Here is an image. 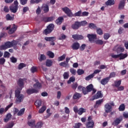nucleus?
<instances>
[{"mask_svg": "<svg viewBox=\"0 0 128 128\" xmlns=\"http://www.w3.org/2000/svg\"><path fill=\"white\" fill-rule=\"evenodd\" d=\"M16 44H18V42L16 40L11 42L7 41L4 43V44L0 46V50H8V48H12L14 46H16Z\"/></svg>", "mask_w": 128, "mask_h": 128, "instance_id": "1", "label": "nucleus"}, {"mask_svg": "<svg viewBox=\"0 0 128 128\" xmlns=\"http://www.w3.org/2000/svg\"><path fill=\"white\" fill-rule=\"evenodd\" d=\"M93 88L94 85H92V84H90L86 87V88L82 86H78V88L79 90L82 92L84 96H86V94H88V92H90L92 90Z\"/></svg>", "mask_w": 128, "mask_h": 128, "instance_id": "2", "label": "nucleus"}, {"mask_svg": "<svg viewBox=\"0 0 128 128\" xmlns=\"http://www.w3.org/2000/svg\"><path fill=\"white\" fill-rule=\"evenodd\" d=\"M87 24L88 22H86V20L82 22L76 21L74 24H72L71 28L72 30H78L82 26H84L86 24Z\"/></svg>", "mask_w": 128, "mask_h": 128, "instance_id": "3", "label": "nucleus"}, {"mask_svg": "<svg viewBox=\"0 0 128 128\" xmlns=\"http://www.w3.org/2000/svg\"><path fill=\"white\" fill-rule=\"evenodd\" d=\"M15 96L16 98V104H20L24 100V96L20 94V90H15Z\"/></svg>", "mask_w": 128, "mask_h": 128, "instance_id": "4", "label": "nucleus"}, {"mask_svg": "<svg viewBox=\"0 0 128 128\" xmlns=\"http://www.w3.org/2000/svg\"><path fill=\"white\" fill-rule=\"evenodd\" d=\"M9 30L8 34H14V32L16 30H18V26L14 24L12 27L11 26H10L8 27H5L2 28V30Z\"/></svg>", "mask_w": 128, "mask_h": 128, "instance_id": "5", "label": "nucleus"}, {"mask_svg": "<svg viewBox=\"0 0 128 128\" xmlns=\"http://www.w3.org/2000/svg\"><path fill=\"white\" fill-rule=\"evenodd\" d=\"M14 4V5H12L10 6V10L11 12L16 14V12H18V0H15Z\"/></svg>", "mask_w": 128, "mask_h": 128, "instance_id": "6", "label": "nucleus"}, {"mask_svg": "<svg viewBox=\"0 0 128 128\" xmlns=\"http://www.w3.org/2000/svg\"><path fill=\"white\" fill-rule=\"evenodd\" d=\"M111 56L112 58H120V60H124V58H128V54L120 53L118 54H112Z\"/></svg>", "mask_w": 128, "mask_h": 128, "instance_id": "7", "label": "nucleus"}, {"mask_svg": "<svg viewBox=\"0 0 128 128\" xmlns=\"http://www.w3.org/2000/svg\"><path fill=\"white\" fill-rule=\"evenodd\" d=\"M74 111L75 112V114H78L79 116H82L83 112H86V110L82 108H80L78 110V106H75L74 107Z\"/></svg>", "mask_w": 128, "mask_h": 128, "instance_id": "8", "label": "nucleus"}, {"mask_svg": "<svg viewBox=\"0 0 128 128\" xmlns=\"http://www.w3.org/2000/svg\"><path fill=\"white\" fill-rule=\"evenodd\" d=\"M113 50L116 52L117 54H120V52H124V48L121 46H116L114 48Z\"/></svg>", "mask_w": 128, "mask_h": 128, "instance_id": "9", "label": "nucleus"}, {"mask_svg": "<svg viewBox=\"0 0 128 128\" xmlns=\"http://www.w3.org/2000/svg\"><path fill=\"white\" fill-rule=\"evenodd\" d=\"M46 42H50V46H54L56 44V43H54V40H56V37L52 36V37H48L46 36L44 38Z\"/></svg>", "mask_w": 128, "mask_h": 128, "instance_id": "10", "label": "nucleus"}, {"mask_svg": "<svg viewBox=\"0 0 128 128\" xmlns=\"http://www.w3.org/2000/svg\"><path fill=\"white\" fill-rule=\"evenodd\" d=\"M87 38H88V40L90 42H94V40L96 38V34H88Z\"/></svg>", "mask_w": 128, "mask_h": 128, "instance_id": "11", "label": "nucleus"}, {"mask_svg": "<svg viewBox=\"0 0 128 128\" xmlns=\"http://www.w3.org/2000/svg\"><path fill=\"white\" fill-rule=\"evenodd\" d=\"M62 10L64 12L65 14H66L67 16L69 17H70L72 16V11L68 7L62 8Z\"/></svg>", "mask_w": 128, "mask_h": 128, "instance_id": "12", "label": "nucleus"}, {"mask_svg": "<svg viewBox=\"0 0 128 128\" xmlns=\"http://www.w3.org/2000/svg\"><path fill=\"white\" fill-rule=\"evenodd\" d=\"M104 110L108 114V112H110L112 110V107L110 104H109L108 103H107L104 106Z\"/></svg>", "mask_w": 128, "mask_h": 128, "instance_id": "13", "label": "nucleus"}, {"mask_svg": "<svg viewBox=\"0 0 128 128\" xmlns=\"http://www.w3.org/2000/svg\"><path fill=\"white\" fill-rule=\"evenodd\" d=\"M41 8L43 10L44 14H48V12H50V7L48 6V5L46 4H43L42 6H41Z\"/></svg>", "mask_w": 128, "mask_h": 128, "instance_id": "14", "label": "nucleus"}, {"mask_svg": "<svg viewBox=\"0 0 128 128\" xmlns=\"http://www.w3.org/2000/svg\"><path fill=\"white\" fill-rule=\"evenodd\" d=\"M72 38L76 40H84V37L82 35L76 34L72 35Z\"/></svg>", "mask_w": 128, "mask_h": 128, "instance_id": "15", "label": "nucleus"}, {"mask_svg": "<svg viewBox=\"0 0 128 128\" xmlns=\"http://www.w3.org/2000/svg\"><path fill=\"white\" fill-rule=\"evenodd\" d=\"M122 118H117L116 120H115L112 123V126H116L120 124L122 122Z\"/></svg>", "mask_w": 128, "mask_h": 128, "instance_id": "16", "label": "nucleus"}, {"mask_svg": "<svg viewBox=\"0 0 128 128\" xmlns=\"http://www.w3.org/2000/svg\"><path fill=\"white\" fill-rule=\"evenodd\" d=\"M86 128H94V120H91V122H88L86 124Z\"/></svg>", "mask_w": 128, "mask_h": 128, "instance_id": "17", "label": "nucleus"}, {"mask_svg": "<svg viewBox=\"0 0 128 128\" xmlns=\"http://www.w3.org/2000/svg\"><path fill=\"white\" fill-rule=\"evenodd\" d=\"M26 80V78H19L18 82V84L20 88H24V80Z\"/></svg>", "mask_w": 128, "mask_h": 128, "instance_id": "18", "label": "nucleus"}, {"mask_svg": "<svg viewBox=\"0 0 128 128\" xmlns=\"http://www.w3.org/2000/svg\"><path fill=\"white\" fill-rule=\"evenodd\" d=\"M72 48L76 50H78L80 48V43L78 42H74L72 46Z\"/></svg>", "mask_w": 128, "mask_h": 128, "instance_id": "19", "label": "nucleus"}, {"mask_svg": "<svg viewBox=\"0 0 128 128\" xmlns=\"http://www.w3.org/2000/svg\"><path fill=\"white\" fill-rule=\"evenodd\" d=\"M110 78L108 77L104 78L102 79L100 81L101 84H102V86H106L110 82Z\"/></svg>", "mask_w": 128, "mask_h": 128, "instance_id": "20", "label": "nucleus"}, {"mask_svg": "<svg viewBox=\"0 0 128 128\" xmlns=\"http://www.w3.org/2000/svg\"><path fill=\"white\" fill-rule=\"evenodd\" d=\"M81 97L82 94L78 92H76L73 95L72 98L73 100H80V98Z\"/></svg>", "mask_w": 128, "mask_h": 128, "instance_id": "21", "label": "nucleus"}, {"mask_svg": "<svg viewBox=\"0 0 128 128\" xmlns=\"http://www.w3.org/2000/svg\"><path fill=\"white\" fill-rule=\"evenodd\" d=\"M33 86L34 88L37 90H40L42 88V84H40V82H36L35 84L33 85Z\"/></svg>", "mask_w": 128, "mask_h": 128, "instance_id": "22", "label": "nucleus"}, {"mask_svg": "<svg viewBox=\"0 0 128 128\" xmlns=\"http://www.w3.org/2000/svg\"><path fill=\"white\" fill-rule=\"evenodd\" d=\"M126 4V2L124 1H120V2L118 4V10H122L124 8V6Z\"/></svg>", "mask_w": 128, "mask_h": 128, "instance_id": "23", "label": "nucleus"}, {"mask_svg": "<svg viewBox=\"0 0 128 128\" xmlns=\"http://www.w3.org/2000/svg\"><path fill=\"white\" fill-rule=\"evenodd\" d=\"M62 20H64L63 17H59L56 20V24L58 26H60L62 23Z\"/></svg>", "mask_w": 128, "mask_h": 128, "instance_id": "24", "label": "nucleus"}, {"mask_svg": "<svg viewBox=\"0 0 128 128\" xmlns=\"http://www.w3.org/2000/svg\"><path fill=\"white\" fill-rule=\"evenodd\" d=\"M28 126H31L32 128H34V126H36V120H32L30 122L28 121Z\"/></svg>", "mask_w": 128, "mask_h": 128, "instance_id": "25", "label": "nucleus"}, {"mask_svg": "<svg viewBox=\"0 0 128 128\" xmlns=\"http://www.w3.org/2000/svg\"><path fill=\"white\" fill-rule=\"evenodd\" d=\"M34 104L37 108H40V106H42V100H38L35 102Z\"/></svg>", "mask_w": 128, "mask_h": 128, "instance_id": "26", "label": "nucleus"}, {"mask_svg": "<svg viewBox=\"0 0 128 128\" xmlns=\"http://www.w3.org/2000/svg\"><path fill=\"white\" fill-rule=\"evenodd\" d=\"M12 118V114L10 113H8L6 114V118L4 119V122H8L10 120V118Z\"/></svg>", "mask_w": 128, "mask_h": 128, "instance_id": "27", "label": "nucleus"}, {"mask_svg": "<svg viewBox=\"0 0 128 128\" xmlns=\"http://www.w3.org/2000/svg\"><path fill=\"white\" fill-rule=\"evenodd\" d=\"M102 98V92L98 91L96 95L94 96V100H98V98Z\"/></svg>", "mask_w": 128, "mask_h": 128, "instance_id": "28", "label": "nucleus"}, {"mask_svg": "<svg viewBox=\"0 0 128 128\" xmlns=\"http://www.w3.org/2000/svg\"><path fill=\"white\" fill-rule=\"evenodd\" d=\"M39 62H42V60H46V55L44 54H41L40 56L38 58Z\"/></svg>", "mask_w": 128, "mask_h": 128, "instance_id": "29", "label": "nucleus"}, {"mask_svg": "<svg viewBox=\"0 0 128 128\" xmlns=\"http://www.w3.org/2000/svg\"><path fill=\"white\" fill-rule=\"evenodd\" d=\"M102 102H104V100L102 99L96 101V104L94 105L95 108H98V106H100V104Z\"/></svg>", "mask_w": 128, "mask_h": 128, "instance_id": "30", "label": "nucleus"}, {"mask_svg": "<svg viewBox=\"0 0 128 128\" xmlns=\"http://www.w3.org/2000/svg\"><path fill=\"white\" fill-rule=\"evenodd\" d=\"M46 54L50 58H54V54L52 51L47 52Z\"/></svg>", "mask_w": 128, "mask_h": 128, "instance_id": "31", "label": "nucleus"}, {"mask_svg": "<svg viewBox=\"0 0 128 128\" xmlns=\"http://www.w3.org/2000/svg\"><path fill=\"white\" fill-rule=\"evenodd\" d=\"M114 0H108L106 2V6H114Z\"/></svg>", "mask_w": 128, "mask_h": 128, "instance_id": "32", "label": "nucleus"}, {"mask_svg": "<svg viewBox=\"0 0 128 128\" xmlns=\"http://www.w3.org/2000/svg\"><path fill=\"white\" fill-rule=\"evenodd\" d=\"M14 126V122H12L8 123L4 128H12Z\"/></svg>", "mask_w": 128, "mask_h": 128, "instance_id": "33", "label": "nucleus"}, {"mask_svg": "<svg viewBox=\"0 0 128 128\" xmlns=\"http://www.w3.org/2000/svg\"><path fill=\"white\" fill-rule=\"evenodd\" d=\"M46 110V106H43L38 110L39 114H44Z\"/></svg>", "mask_w": 128, "mask_h": 128, "instance_id": "34", "label": "nucleus"}, {"mask_svg": "<svg viewBox=\"0 0 128 128\" xmlns=\"http://www.w3.org/2000/svg\"><path fill=\"white\" fill-rule=\"evenodd\" d=\"M114 84L115 88H118V86H120V84H122V80L114 81Z\"/></svg>", "mask_w": 128, "mask_h": 128, "instance_id": "35", "label": "nucleus"}, {"mask_svg": "<svg viewBox=\"0 0 128 128\" xmlns=\"http://www.w3.org/2000/svg\"><path fill=\"white\" fill-rule=\"evenodd\" d=\"M47 28L50 30L51 32H52L54 30V24H50L48 26Z\"/></svg>", "mask_w": 128, "mask_h": 128, "instance_id": "36", "label": "nucleus"}, {"mask_svg": "<svg viewBox=\"0 0 128 128\" xmlns=\"http://www.w3.org/2000/svg\"><path fill=\"white\" fill-rule=\"evenodd\" d=\"M88 27L90 28H91V29L93 28V30H96V28H98V27L96 26V24L94 23L89 24Z\"/></svg>", "mask_w": 128, "mask_h": 128, "instance_id": "37", "label": "nucleus"}, {"mask_svg": "<svg viewBox=\"0 0 128 128\" xmlns=\"http://www.w3.org/2000/svg\"><path fill=\"white\" fill-rule=\"evenodd\" d=\"M52 32V31L46 28L43 31V34H45V36H48V34H50Z\"/></svg>", "mask_w": 128, "mask_h": 128, "instance_id": "38", "label": "nucleus"}, {"mask_svg": "<svg viewBox=\"0 0 128 128\" xmlns=\"http://www.w3.org/2000/svg\"><path fill=\"white\" fill-rule=\"evenodd\" d=\"M52 66V61L50 60H47L46 61V66Z\"/></svg>", "mask_w": 128, "mask_h": 128, "instance_id": "39", "label": "nucleus"}, {"mask_svg": "<svg viewBox=\"0 0 128 128\" xmlns=\"http://www.w3.org/2000/svg\"><path fill=\"white\" fill-rule=\"evenodd\" d=\"M96 30L98 34H99V36H102V34H104V32H102V28H97Z\"/></svg>", "mask_w": 128, "mask_h": 128, "instance_id": "40", "label": "nucleus"}, {"mask_svg": "<svg viewBox=\"0 0 128 128\" xmlns=\"http://www.w3.org/2000/svg\"><path fill=\"white\" fill-rule=\"evenodd\" d=\"M63 76L64 80H68L70 76V72H64V74H63Z\"/></svg>", "mask_w": 128, "mask_h": 128, "instance_id": "41", "label": "nucleus"}, {"mask_svg": "<svg viewBox=\"0 0 128 128\" xmlns=\"http://www.w3.org/2000/svg\"><path fill=\"white\" fill-rule=\"evenodd\" d=\"M60 66H63V68H66L68 66V63L66 62V61L62 62L60 64Z\"/></svg>", "mask_w": 128, "mask_h": 128, "instance_id": "42", "label": "nucleus"}, {"mask_svg": "<svg viewBox=\"0 0 128 128\" xmlns=\"http://www.w3.org/2000/svg\"><path fill=\"white\" fill-rule=\"evenodd\" d=\"M74 80H76V78L74 76H72L70 78L69 80L68 81L67 84H72V82H74Z\"/></svg>", "mask_w": 128, "mask_h": 128, "instance_id": "43", "label": "nucleus"}, {"mask_svg": "<svg viewBox=\"0 0 128 128\" xmlns=\"http://www.w3.org/2000/svg\"><path fill=\"white\" fill-rule=\"evenodd\" d=\"M26 64H24V63H20L18 66V69L22 70V68H26Z\"/></svg>", "mask_w": 128, "mask_h": 128, "instance_id": "44", "label": "nucleus"}, {"mask_svg": "<svg viewBox=\"0 0 128 128\" xmlns=\"http://www.w3.org/2000/svg\"><path fill=\"white\" fill-rule=\"evenodd\" d=\"M42 122H38L36 123V124H35V128H41L42 126Z\"/></svg>", "mask_w": 128, "mask_h": 128, "instance_id": "45", "label": "nucleus"}, {"mask_svg": "<svg viewBox=\"0 0 128 128\" xmlns=\"http://www.w3.org/2000/svg\"><path fill=\"white\" fill-rule=\"evenodd\" d=\"M10 54L7 51H5L4 52V58H10Z\"/></svg>", "mask_w": 128, "mask_h": 128, "instance_id": "46", "label": "nucleus"}, {"mask_svg": "<svg viewBox=\"0 0 128 128\" xmlns=\"http://www.w3.org/2000/svg\"><path fill=\"white\" fill-rule=\"evenodd\" d=\"M126 108V106H124V104H122L119 106L118 110L120 112H124Z\"/></svg>", "mask_w": 128, "mask_h": 128, "instance_id": "47", "label": "nucleus"}, {"mask_svg": "<svg viewBox=\"0 0 128 128\" xmlns=\"http://www.w3.org/2000/svg\"><path fill=\"white\" fill-rule=\"evenodd\" d=\"M103 38L104 40H106L108 38H110V34L108 33H105L103 36Z\"/></svg>", "mask_w": 128, "mask_h": 128, "instance_id": "48", "label": "nucleus"}, {"mask_svg": "<svg viewBox=\"0 0 128 128\" xmlns=\"http://www.w3.org/2000/svg\"><path fill=\"white\" fill-rule=\"evenodd\" d=\"M24 110H26V109L24 108H22L18 112V116H22V114H24Z\"/></svg>", "mask_w": 128, "mask_h": 128, "instance_id": "49", "label": "nucleus"}, {"mask_svg": "<svg viewBox=\"0 0 128 128\" xmlns=\"http://www.w3.org/2000/svg\"><path fill=\"white\" fill-rule=\"evenodd\" d=\"M96 44H100V46H102L104 44V41L102 40H98L95 42Z\"/></svg>", "mask_w": 128, "mask_h": 128, "instance_id": "50", "label": "nucleus"}, {"mask_svg": "<svg viewBox=\"0 0 128 128\" xmlns=\"http://www.w3.org/2000/svg\"><path fill=\"white\" fill-rule=\"evenodd\" d=\"M10 60L11 62H12L13 64H16V62H18V59L14 56H12L10 58Z\"/></svg>", "mask_w": 128, "mask_h": 128, "instance_id": "51", "label": "nucleus"}, {"mask_svg": "<svg viewBox=\"0 0 128 128\" xmlns=\"http://www.w3.org/2000/svg\"><path fill=\"white\" fill-rule=\"evenodd\" d=\"M66 36L64 34H61L60 36H59L58 38V40H66Z\"/></svg>", "mask_w": 128, "mask_h": 128, "instance_id": "52", "label": "nucleus"}, {"mask_svg": "<svg viewBox=\"0 0 128 128\" xmlns=\"http://www.w3.org/2000/svg\"><path fill=\"white\" fill-rule=\"evenodd\" d=\"M6 19L7 20H14V17L10 16V14H7L6 15Z\"/></svg>", "mask_w": 128, "mask_h": 128, "instance_id": "53", "label": "nucleus"}, {"mask_svg": "<svg viewBox=\"0 0 128 128\" xmlns=\"http://www.w3.org/2000/svg\"><path fill=\"white\" fill-rule=\"evenodd\" d=\"M77 73L78 76H82V74H84V70L82 69H78L77 70Z\"/></svg>", "mask_w": 128, "mask_h": 128, "instance_id": "54", "label": "nucleus"}, {"mask_svg": "<svg viewBox=\"0 0 128 128\" xmlns=\"http://www.w3.org/2000/svg\"><path fill=\"white\" fill-rule=\"evenodd\" d=\"M70 70V72H71L72 74H73V76H76V70H74V68H71Z\"/></svg>", "mask_w": 128, "mask_h": 128, "instance_id": "55", "label": "nucleus"}, {"mask_svg": "<svg viewBox=\"0 0 128 128\" xmlns=\"http://www.w3.org/2000/svg\"><path fill=\"white\" fill-rule=\"evenodd\" d=\"M13 105L14 103H10L8 106H7L5 108V112H8V109L10 108H12V106Z\"/></svg>", "mask_w": 128, "mask_h": 128, "instance_id": "56", "label": "nucleus"}, {"mask_svg": "<svg viewBox=\"0 0 128 128\" xmlns=\"http://www.w3.org/2000/svg\"><path fill=\"white\" fill-rule=\"evenodd\" d=\"M94 74H91L88 76H87L86 77L85 80H92V78H94Z\"/></svg>", "mask_w": 128, "mask_h": 128, "instance_id": "57", "label": "nucleus"}, {"mask_svg": "<svg viewBox=\"0 0 128 128\" xmlns=\"http://www.w3.org/2000/svg\"><path fill=\"white\" fill-rule=\"evenodd\" d=\"M66 58V54H64L62 56H60V57L58 58V62H62V60H64Z\"/></svg>", "mask_w": 128, "mask_h": 128, "instance_id": "58", "label": "nucleus"}, {"mask_svg": "<svg viewBox=\"0 0 128 128\" xmlns=\"http://www.w3.org/2000/svg\"><path fill=\"white\" fill-rule=\"evenodd\" d=\"M28 0H20V4L22 6H26L28 4Z\"/></svg>", "mask_w": 128, "mask_h": 128, "instance_id": "59", "label": "nucleus"}, {"mask_svg": "<svg viewBox=\"0 0 128 128\" xmlns=\"http://www.w3.org/2000/svg\"><path fill=\"white\" fill-rule=\"evenodd\" d=\"M74 16H82V10L78 11L74 14Z\"/></svg>", "mask_w": 128, "mask_h": 128, "instance_id": "60", "label": "nucleus"}, {"mask_svg": "<svg viewBox=\"0 0 128 128\" xmlns=\"http://www.w3.org/2000/svg\"><path fill=\"white\" fill-rule=\"evenodd\" d=\"M30 70L32 74H34V72H38V69L36 68V67L32 66Z\"/></svg>", "mask_w": 128, "mask_h": 128, "instance_id": "61", "label": "nucleus"}, {"mask_svg": "<svg viewBox=\"0 0 128 128\" xmlns=\"http://www.w3.org/2000/svg\"><path fill=\"white\" fill-rule=\"evenodd\" d=\"M114 76H116V72H112L110 74L108 78H109V80H110V78H114Z\"/></svg>", "mask_w": 128, "mask_h": 128, "instance_id": "62", "label": "nucleus"}, {"mask_svg": "<svg viewBox=\"0 0 128 128\" xmlns=\"http://www.w3.org/2000/svg\"><path fill=\"white\" fill-rule=\"evenodd\" d=\"M4 62H6V59L4 58H0V64H4Z\"/></svg>", "mask_w": 128, "mask_h": 128, "instance_id": "63", "label": "nucleus"}, {"mask_svg": "<svg viewBox=\"0 0 128 128\" xmlns=\"http://www.w3.org/2000/svg\"><path fill=\"white\" fill-rule=\"evenodd\" d=\"M81 126H82L81 123H78L75 124V126H74V128H80Z\"/></svg>", "mask_w": 128, "mask_h": 128, "instance_id": "64", "label": "nucleus"}]
</instances>
